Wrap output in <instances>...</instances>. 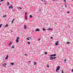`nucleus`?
<instances>
[{"instance_id": "f257e3e1", "label": "nucleus", "mask_w": 73, "mask_h": 73, "mask_svg": "<svg viewBox=\"0 0 73 73\" xmlns=\"http://www.w3.org/2000/svg\"><path fill=\"white\" fill-rule=\"evenodd\" d=\"M60 66H58L57 67L56 69V72H58V70H60Z\"/></svg>"}, {"instance_id": "f03ea898", "label": "nucleus", "mask_w": 73, "mask_h": 73, "mask_svg": "<svg viewBox=\"0 0 73 73\" xmlns=\"http://www.w3.org/2000/svg\"><path fill=\"white\" fill-rule=\"evenodd\" d=\"M56 58H57V57H52L51 56H50V60H54V59Z\"/></svg>"}, {"instance_id": "7ed1b4c3", "label": "nucleus", "mask_w": 73, "mask_h": 73, "mask_svg": "<svg viewBox=\"0 0 73 73\" xmlns=\"http://www.w3.org/2000/svg\"><path fill=\"white\" fill-rule=\"evenodd\" d=\"M56 54H52L51 55H50V57H55V56H56Z\"/></svg>"}, {"instance_id": "20e7f679", "label": "nucleus", "mask_w": 73, "mask_h": 73, "mask_svg": "<svg viewBox=\"0 0 73 73\" xmlns=\"http://www.w3.org/2000/svg\"><path fill=\"white\" fill-rule=\"evenodd\" d=\"M58 42H59L58 41H57L55 43V45L56 46H57V45H58Z\"/></svg>"}, {"instance_id": "39448f33", "label": "nucleus", "mask_w": 73, "mask_h": 73, "mask_svg": "<svg viewBox=\"0 0 73 73\" xmlns=\"http://www.w3.org/2000/svg\"><path fill=\"white\" fill-rule=\"evenodd\" d=\"M19 37H18L16 39V41L17 42H19Z\"/></svg>"}, {"instance_id": "423d86ee", "label": "nucleus", "mask_w": 73, "mask_h": 73, "mask_svg": "<svg viewBox=\"0 0 73 73\" xmlns=\"http://www.w3.org/2000/svg\"><path fill=\"white\" fill-rule=\"evenodd\" d=\"M40 31V30L38 29H36L35 30V32H39Z\"/></svg>"}, {"instance_id": "0eeeda50", "label": "nucleus", "mask_w": 73, "mask_h": 73, "mask_svg": "<svg viewBox=\"0 0 73 73\" xmlns=\"http://www.w3.org/2000/svg\"><path fill=\"white\" fill-rule=\"evenodd\" d=\"M52 30H53L52 29H50V28H48L47 29V31H52Z\"/></svg>"}, {"instance_id": "6e6552de", "label": "nucleus", "mask_w": 73, "mask_h": 73, "mask_svg": "<svg viewBox=\"0 0 73 73\" xmlns=\"http://www.w3.org/2000/svg\"><path fill=\"white\" fill-rule=\"evenodd\" d=\"M8 54H7V56L5 58V60H7V59H8Z\"/></svg>"}, {"instance_id": "1a4fd4ad", "label": "nucleus", "mask_w": 73, "mask_h": 73, "mask_svg": "<svg viewBox=\"0 0 73 73\" xmlns=\"http://www.w3.org/2000/svg\"><path fill=\"white\" fill-rule=\"evenodd\" d=\"M12 45V42H11L9 44V46H11Z\"/></svg>"}, {"instance_id": "9d476101", "label": "nucleus", "mask_w": 73, "mask_h": 73, "mask_svg": "<svg viewBox=\"0 0 73 73\" xmlns=\"http://www.w3.org/2000/svg\"><path fill=\"white\" fill-rule=\"evenodd\" d=\"M27 27L26 25H25L24 26V29H27Z\"/></svg>"}, {"instance_id": "9b49d317", "label": "nucleus", "mask_w": 73, "mask_h": 73, "mask_svg": "<svg viewBox=\"0 0 73 73\" xmlns=\"http://www.w3.org/2000/svg\"><path fill=\"white\" fill-rule=\"evenodd\" d=\"M17 8L19 9H22V8L20 7H17Z\"/></svg>"}, {"instance_id": "f8f14e48", "label": "nucleus", "mask_w": 73, "mask_h": 73, "mask_svg": "<svg viewBox=\"0 0 73 73\" xmlns=\"http://www.w3.org/2000/svg\"><path fill=\"white\" fill-rule=\"evenodd\" d=\"M9 25L7 24H6L5 26V27H8Z\"/></svg>"}, {"instance_id": "ddd939ff", "label": "nucleus", "mask_w": 73, "mask_h": 73, "mask_svg": "<svg viewBox=\"0 0 73 73\" xmlns=\"http://www.w3.org/2000/svg\"><path fill=\"white\" fill-rule=\"evenodd\" d=\"M15 20V19H13V20L12 21V22H11V23L12 24V23H13V21H14Z\"/></svg>"}, {"instance_id": "4468645a", "label": "nucleus", "mask_w": 73, "mask_h": 73, "mask_svg": "<svg viewBox=\"0 0 73 73\" xmlns=\"http://www.w3.org/2000/svg\"><path fill=\"white\" fill-rule=\"evenodd\" d=\"M11 48H13V49H14V45H13L12 46V47H11Z\"/></svg>"}, {"instance_id": "2eb2a0df", "label": "nucleus", "mask_w": 73, "mask_h": 73, "mask_svg": "<svg viewBox=\"0 0 73 73\" xmlns=\"http://www.w3.org/2000/svg\"><path fill=\"white\" fill-rule=\"evenodd\" d=\"M10 64L11 65H13L14 64V63H10Z\"/></svg>"}, {"instance_id": "dca6fc26", "label": "nucleus", "mask_w": 73, "mask_h": 73, "mask_svg": "<svg viewBox=\"0 0 73 73\" xmlns=\"http://www.w3.org/2000/svg\"><path fill=\"white\" fill-rule=\"evenodd\" d=\"M11 5V9L13 8V7H12V5Z\"/></svg>"}, {"instance_id": "f3484780", "label": "nucleus", "mask_w": 73, "mask_h": 73, "mask_svg": "<svg viewBox=\"0 0 73 73\" xmlns=\"http://www.w3.org/2000/svg\"><path fill=\"white\" fill-rule=\"evenodd\" d=\"M7 17V15H5L3 16V17Z\"/></svg>"}, {"instance_id": "a211bd4d", "label": "nucleus", "mask_w": 73, "mask_h": 73, "mask_svg": "<svg viewBox=\"0 0 73 73\" xmlns=\"http://www.w3.org/2000/svg\"><path fill=\"white\" fill-rule=\"evenodd\" d=\"M29 17L30 18H32V15H31L29 16Z\"/></svg>"}, {"instance_id": "6ab92c4d", "label": "nucleus", "mask_w": 73, "mask_h": 73, "mask_svg": "<svg viewBox=\"0 0 73 73\" xmlns=\"http://www.w3.org/2000/svg\"><path fill=\"white\" fill-rule=\"evenodd\" d=\"M34 65H36V62H34Z\"/></svg>"}, {"instance_id": "aec40b11", "label": "nucleus", "mask_w": 73, "mask_h": 73, "mask_svg": "<svg viewBox=\"0 0 73 73\" xmlns=\"http://www.w3.org/2000/svg\"><path fill=\"white\" fill-rule=\"evenodd\" d=\"M42 30L43 31H45V28H43Z\"/></svg>"}, {"instance_id": "412c9836", "label": "nucleus", "mask_w": 73, "mask_h": 73, "mask_svg": "<svg viewBox=\"0 0 73 73\" xmlns=\"http://www.w3.org/2000/svg\"><path fill=\"white\" fill-rule=\"evenodd\" d=\"M9 5V2H7V5Z\"/></svg>"}, {"instance_id": "4be33fe9", "label": "nucleus", "mask_w": 73, "mask_h": 73, "mask_svg": "<svg viewBox=\"0 0 73 73\" xmlns=\"http://www.w3.org/2000/svg\"><path fill=\"white\" fill-rule=\"evenodd\" d=\"M2 24H0V28H1V26H2Z\"/></svg>"}, {"instance_id": "5701e85b", "label": "nucleus", "mask_w": 73, "mask_h": 73, "mask_svg": "<svg viewBox=\"0 0 73 73\" xmlns=\"http://www.w3.org/2000/svg\"><path fill=\"white\" fill-rule=\"evenodd\" d=\"M44 53L45 54H47V52H44Z\"/></svg>"}, {"instance_id": "b1692460", "label": "nucleus", "mask_w": 73, "mask_h": 73, "mask_svg": "<svg viewBox=\"0 0 73 73\" xmlns=\"http://www.w3.org/2000/svg\"><path fill=\"white\" fill-rule=\"evenodd\" d=\"M25 19H27V16H26L25 17Z\"/></svg>"}, {"instance_id": "393cba45", "label": "nucleus", "mask_w": 73, "mask_h": 73, "mask_svg": "<svg viewBox=\"0 0 73 73\" xmlns=\"http://www.w3.org/2000/svg\"><path fill=\"white\" fill-rule=\"evenodd\" d=\"M67 44H70V42H67Z\"/></svg>"}, {"instance_id": "a878e982", "label": "nucleus", "mask_w": 73, "mask_h": 73, "mask_svg": "<svg viewBox=\"0 0 73 73\" xmlns=\"http://www.w3.org/2000/svg\"><path fill=\"white\" fill-rule=\"evenodd\" d=\"M27 40H29V38H27Z\"/></svg>"}, {"instance_id": "bb28decb", "label": "nucleus", "mask_w": 73, "mask_h": 73, "mask_svg": "<svg viewBox=\"0 0 73 73\" xmlns=\"http://www.w3.org/2000/svg\"><path fill=\"white\" fill-rule=\"evenodd\" d=\"M27 43H28V44H30V42H28Z\"/></svg>"}, {"instance_id": "cd10ccee", "label": "nucleus", "mask_w": 73, "mask_h": 73, "mask_svg": "<svg viewBox=\"0 0 73 73\" xmlns=\"http://www.w3.org/2000/svg\"><path fill=\"white\" fill-rule=\"evenodd\" d=\"M27 15V13L26 12L25 13V16H26Z\"/></svg>"}, {"instance_id": "c85d7f7f", "label": "nucleus", "mask_w": 73, "mask_h": 73, "mask_svg": "<svg viewBox=\"0 0 73 73\" xmlns=\"http://www.w3.org/2000/svg\"><path fill=\"white\" fill-rule=\"evenodd\" d=\"M4 1V0H1L0 1L1 2H2V1Z\"/></svg>"}, {"instance_id": "c756f323", "label": "nucleus", "mask_w": 73, "mask_h": 73, "mask_svg": "<svg viewBox=\"0 0 73 73\" xmlns=\"http://www.w3.org/2000/svg\"><path fill=\"white\" fill-rule=\"evenodd\" d=\"M66 7H67L66 4H65V7L66 8Z\"/></svg>"}, {"instance_id": "7c9ffc66", "label": "nucleus", "mask_w": 73, "mask_h": 73, "mask_svg": "<svg viewBox=\"0 0 73 73\" xmlns=\"http://www.w3.org/2000/svg\"><path fill=\"white\" fill-rule=\"evenodd\" d=\"M47 68H49V66H48V65H47Z\"/></svg>"}, {"instance_id": "2f4dec72", "label": "nucleus", "mask_w": 73, "mask_h": 73, "mask_svg": "<svg viewBox=\"0 0 73 73\" xmlns=\"http://www.w3.org/2000/svg\"><path fill=\"white\" fill-rule=\"evenodd\" d=\"M11 8V6H10L9 8V9H10V8Z\"/></svg>"}, {"instance_id": "473e14b6", "label": "nucleus", "mask_w": 73, "mask_h": 73, "mask_svg": "<svg viewBox=\"0 0 73 73\" xmlns=\"http://www.w3.org/2000/svg\"><path fill=\"white\" fill-rule=\"evenodd\" d=\"M2 65L3 66H5V65H4V64H2Z\"/></svg>"}, {"instance_id": "72a5a7b5", "label": "nucleus", "mask_w": 73, "mask_h": 73, "mask_svg": "<svg viewBox=\"0 0 73 73\" xmlns=\"http://www.w3.org/2000/svg\"><path fill=\"white\" fill-rule=\"evenodd\" d=\"M62 73H64V70H62Z\"/></svg>"}, {"instance_id": "f704fd0d", "label": "nucleus", "mask_w": 73, "mask_h": 73, "mask_svg": "<svg viewBox=\"0 0 73 73\" xmlns=\"http://www.w3.org/2000/svg\"><path fill=\"white\" fill-rule=\"evenodd\" d=\"M12 11H13V12H14V11H15V9H13V10H12Z\"/></svg>"}, {"instance_id": "c9c22d12", "label": "nucleus", "mask_w": 73, "mask_h": 73, "mask_svg": "<svg viewBox=\"0 0 73 73\" xmlns=\"http://www.w3.org/2000/svg\"><path fill=\"white\" fill-rule=\"evenodd\" d=\"M67 13H70V12H69V11H68V12H67Z\"/></svg>"}, {"instance_id": "e433bc0d", "label": "nucleus", "mask_w": 73, "mask_h": 73, "mask_svg": "<svg viewBox=\"0 0 73 73\" xmlns=\"http://www.w3.org/2000/svg\"><path fill=\"white\" fill-rule=\"evenodd\" d=\"M64 62H66V59H65L64 60Z\"/></svg>"}, {"instance_id": "4c0bfd02", "label": "nucleus", "mask_w": 73, "mask_h": 73, "mask_svg": "<svg viewBox=\"0 0 73 73\" xmlns=\"http://www.w3.org/2000/svg\"><path fill=\"white\" fill-rule=\"evenodd\" d=\"M50 38H51V39H53V37H50Z\"/></svg>"}, {"instance_id": "58836bf2", "label": "nucleus", "mask_w": 73, "mask_h": 73, "mask_svg": "<svg viewBox=\"0 0 73 73\" xmlns=\"http://www.w3.org/2000/svg\"><path fill=\"white\" fill-rule=\"evenodd\" d=\"M4 65H7V64H6V63H5L4 64Z\"/></svg>"}, {"instance_id": "ea45409f", "label": "nucleus", "mask_w": 73, "mask_h": 73, "mask_svg": "<svg viewBox=\"0 0 73 73\" xmlns=\"http://www.w3.org/2000/svg\"><path fill=\"white\" fill-rule=\"evenodd\" d=\"M64 2H66V0H63Z\"/></svg>"}, {"instance_id": "a19ab883", "label": "nucleus", "mask_w": 73, "mask_h": 73, "mask_svg": "<svg viewBox=\"0 0 73 73\" xmlns=\"http://www.w3.org/2000/svg\"><path fill=\"white\" fill-rule=\"evenodd\" d=\"M29 38H30V39H32V38H31V37H29Z\"/></svg>"}, {"instance_id": "79ce46f5", "label": "nucleus", "mask_w": 73, "mask_h": 73, "mask_svg": "<svg viewBox=\"0 0 73 73\" xmlns=\"http://www.w3.org/2000/svg\"><path fill=\"white\" fill-rule=\"evenodd\" d=\"M40 38H39L38 39V41H40Z\"/></svg>"}, {"instance_id": "37998d69", "label": "nucleus", "mask_w": 73, "mask_h": 73, "mask_svg": "<svg viewBox=\"0 0 73 73\" xmlns=\"http://www.w3.org/2000/svg\"><path fill=\"white\" fill-rule=\"evenodd\" d=\"M72 72H73V69H72Z\"/></svg>"}, {"instance_id": "c03bdc74", "label": "nucleus", "mask_w": 73, "mask_h": 73, "mask_svg": "<svg viewBox=\"0 0 73 73\" xmlns=\"http://www.w3.org/2000/svg\"><path fill=\"white\" fill-rule=\"evenodd\" d=\"M31 61H29V63H30V62H31Z\"/></svg>"}, {"instance_id": "a18cd8bd", "label": "nucleus", "mask_w": 73, "mask_h": 73, "mask_svg": "<svg viewBox=\"0 0 73 73\" xmlns=\"http://www.w3.org/2000/svg\"><path fill=\"white\" fill-rule=\"evenodd\" d=\"M46 2V1H43V2H44V3L45 2Z\"/></svg>"}, {"instance_id": "49530a36", "label": "nucleus", "mask_w": 73, "mask_h": 73, "mask_svg": "<svg viewBox=\"0 0 73 73\" xmlns=\"http://www.w3.org/2000/svg\"><path fill=\"white\" fill-rule=\"evenodd\" d=\"M11 32H12V30H11Z\"/></svg>"}, {"instance_id": "de8ad7c7", "label": "nucleus", "mask_w": 73, "mask_h": 73, "mask_svg": "<svg viewBox=\"0 0 73 73\" xmlns=\"http://www.w3.org/2000/svg\"><path fill=\"white\" fill-rule=\"evenodd\" d=\"M27 54H25V56H27Z\"/></svg>"}, {"instance_id": "09e8293b", "label": "nucleus", "mask_w": 73, "mask_h": 73, "mask_svg": "<svg viewBox=\"0 0 73 73\" xmlns=\"http://www.w3.org/2000/svg\"><path fill=\"white\" fill-rule=\"evenodd\" d=\"M41 11V9H40L38 11L39 12V11Z\"/></svg>"}, {"instance_id": "8fccbe9b", "label": "nucleus", "mask_w": 73, "mask_h": 73, "mask_svg": "<svg viewBox=\"0 0 73 73\" xmlns=\"http://www.w3.org/2000/svg\"><path fill=\"white\" fill-rule=\"evenodd\" d=\"M34 30H33V31H32V32H34Z\"/></svg>"}, {"instance_id": "3c124183", "label": "nucleus", "mask_w": 73, "mask_h": 73, "mask_svg": "<svg viewBox=\"0 0 73 73\" xmlns=\"http://www.w3.org/2000/svg\"><path fill=\"white\" fill-rule=\"evenodd\" d=\"M55 1V0H53L52 1Z\"/></svg>"}, {"instance_id": "603ef678", "label": "nucleus", "mask_w": 73, "mask_h": 73, "mask_svg": "<svg viewBox=\"0 0 73 73\" xmlns=\"http://www.w3.org/2000/svg\"><path fill=\"white\" fill-rule=\"evenodd\" d=\"M44 4H45V5H46V3H44Z\"/></svg>"}, {"instance_id": "864d4df0", "label": "nucleus", "mask_w": 73, "mask_h": 73, "mask_svg": "<svg viewBox=\"0 0 73 73\" xmlns=\"http://www.w3.org/2000/svg\"><path fill=\"white\" fill-rule=\"evenodd\" d=\"M41 1H43V0H41Z\"/></svg>"}, {"instance_id": "5fc2aeb1", "label": "nucleus", "mask_w": 73, "mask_h": 73, "mask_svg": "<svg viewBox=\"0 0 73 73\" xmlns=\"http://www.w3.org/2000/svg\"><path fill=\"white\" fill-rule=\"evenodd\" d=\"M65 4H66V2H65Z\"/></svg>"}, {"instance_id": "6e6d98bb", "label": "nucleus", "mask_w": 73, "mask_h": 73, "mask_svg": "<svg viewBox=\"0 0 73 73\" xmlns=\"http://www.w3.org/2000/svg\"><path fill=\"white\" fill-rule=\"evenodd\" d=\"M55 24H57V23H55Z\"/></svg>"}, {"instance_id": "4d7b16f0", "label": "nucleus", "mask_w": 73, "mask_h": 73, "mask_svg": "<svg viewBox=\"0 0 73 73\" xmlns=\"http://www.w3.org/2000/svg\"><path fill=\"white\" fill-rule=\"evenodd\" d=\"M62 7H63V5H62Z\"/></svg>"}, {"instance_id": "13d9d810", "label": "nucleus", "mask_w": 73, "mask_h": 73, "mask_svg": "<svg viewBox=\"0 0 73 73\" xmlns=\"http://www.w3.org/2000/svg\"><path fill=\"white\" fill-rule=\"evenodd\" d=\"M1 4V3H0V5Z\"/></svg>"}, {"instance_id": "bf43d9fd", "label": "nucleus", "mask_w": 73, "mask_h": 73, "mask_svg": "<svg viewBox=\"0 0 73 73\" xmlns=\"http://www.w3.org/2000/svg\"><path fill=\"white\" fill-rule=\"evenodd\" d=\"M72 1H73V0H72Z\"/></svg>"}]
</instances>
